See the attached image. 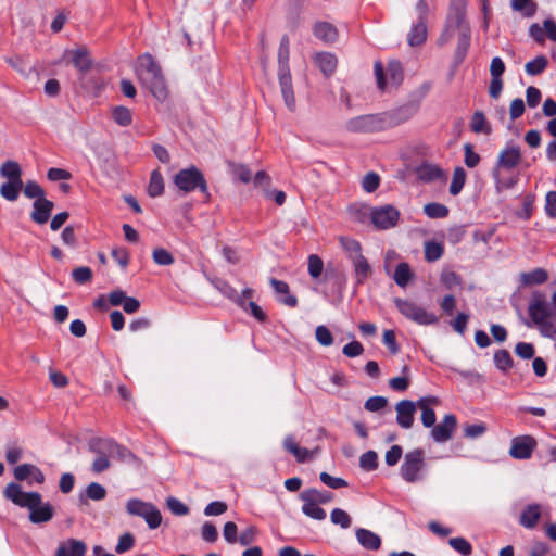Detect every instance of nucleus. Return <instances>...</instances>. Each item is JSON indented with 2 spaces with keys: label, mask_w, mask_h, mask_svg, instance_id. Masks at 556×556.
<instances>
[{
  "label": "nucleus",
  "mask_w": 556,
  "mask_h": 556,
  "mask_svg": "<svg viewBox=\"0 0 556 556\" xmlns=\"http://www.w3.org/2000/svg\"><path fill=\"white\" fill-rule=\"evenodd\" d=\"M86 549L83 541L70 539L59 545L55 556H84Z\"/></svg>",
  "instance_id": "5701e85b"
},
{
  "label": "nucleus",
  "mask_w": 556,
  "mask_h": 556,
  "mask_svg": "<svg viewBox=\"0 0 556 556\" xmlns=\"http://www.w3.org/2000/svg\"><path fill=\"white\" fill-rule=\"evenodd\" d=\"M450 546L463 556H468L472 552L471 544L464 538L457 536L448 540Z\"/></svg>",
  "instance_id": "603ef678"
},
{
  "label": "nucleus",
  "mask_w": 556,
  "mask_h": 556,
  "mask_svg": "<svg viewBox=\"0 0 556 556\" xmlns=\"http://www.w3.org/2000/svg\"><path fill=\"white\" fill-rule=\"evenodd\" d=\"M314 61L325 76L332 75L338 64L336 55L330 52L317 53L314 58Z\"/></svg>",
  "instance_id": "a878e982"
},
{
  "label": "nucleus",
  "mask_w": 556,
  "mask_h": 556,
  "mask_svg": "<svg viewBox=\"0 0 556 556\" xmlns=\"http://www.w3.org/2000/svg\"><path fill=\"white\" fill-rule=\"evenodd\" d=\"M413 274L407 263H400L393 274V279L399 287H406Z\"/></svg>",
  "instance_id": "58836bf2"
},
{
  "label": "nucleus",
  "mask_w": 556,
  "mask_h": 556,
  "mask_svg": "<svg viewBox=\"0 0 556 556\" xmlns=\"http://www.w3.org/2000/svg\"><path fill=\"white\" fill-rule=\"evenodd\" d=\"M388 404V400L384 396H371L366 400L364 408L368 412H379L383 409Z\"/></svg>",
  "instance_id": "052dcab7"
},
{
  "label": "nucleus",
  "mask_w": 556,
  "mask_h": 556,
  "mask_svg": "<svg viewBox=\"0 0 556 556\" xmlns=\"http://www.w3.org/2000/svg\"><path fill=\"white\" fill-rule=\"evenodd\" d=\"M355 536L357 542L366 549L377 551L381 545L380 536L370 530L358 528L355 531Z\"/></svg>",
  "instance_id": "b1692460"
},
{
  "label": "nucleus",
  "mask_w": 556,
  "mask_h": 556,
  "mask_svg": "<svg viewBox=\"0 0 556 556\" xmlns=\"http://www.w3.org/2000/svg\"><path fill=\"white\" fill-rule=\"evenodd\" d=\"M417 22L413 24L407 41L412 47L420 46L427 39V17L431 11V4L427 0H418L415 7Z\"/></svg>",
  "instance_id": "9b49d317"
},
{
  "label": "nucleus",
  "mask_w": 556,
  "mask_h": 556,
  "mask_svg": "<svg viewBox=\"0 0 556 556\" xmlns=\"http://www.w3.org/2000/svg\"><path fill=\"white\" fill-rule=\"evenodd\" d=\"M86 496L92 501H102L106 496V490L98 482H91L86 488Z\"/></svg>",
  "instance_id": "4d7b16f0"
},
{
  "label": "nucleus",
  "mask_w": 556,
  "mask_h": 556,
  "mask_svg": "<svg viewBox=\"0 0 556 556\" xmlns=\"http://www.w3.org/2000/svg\"><path fill=\"white\" fill-rule=\"evenodd\" d=\"M457 427L456 416L453 414H447L444 416L442 421L438 425H434L431 430V438L437 443H445L452 439L454 431Z\"/></svg>",
  "instance_id": "dca6fc26"
},
{
  "label": "nucleus",
  "mask_w": 556,
  "mask_h": 556,
  "mask_svg": "<svg viewBox=\"0 0 556 556\" xmlns=\"http://www.w3.org/2000/svg\"><path fill=\"white\" fill-rule=\"evenodd\" d=\"M14 478L18 481H24L28 478L38 484L45 482V475L42 471L31 464H22L14 468Z\"/></svg>",
  "instance_id": "412c9836"
},
{
  "label": "nucleus",
  "mask_w": 556,
  "mask_h": 556,
  "mask_svg": "<svg viewBox=\"0 0 556 556\" xmlns=\"http://www.w3.org/2000/svg\"><path fill=\"white\" fill-rule=\"evenodd\" d=\"M374 73L378 88L382 91L396 88L403 81V68L400 62L390 61L387 67L381 62H376Z\"/></svg>",
  "instance_id": "1a4fd4ad"
},
{
  "label": "nucleus",
  "mask_w": 556,
  "mask_h": 556,
  "mask_svg": "<svg viewBox=\"0 0 556 556\" xmlns=\"http://www.w3.org/2000/svg\"><path fill=\"white\" fill-rule=\"evenodd\" d=\"M136 75L141 85L149 89L160 102L168 97V89L162 70L151 54H142L136 62Z\"/></svg>",
  "instance_id": "7ed1b4c3"
},
{
  "label": "nucleus",
  "mask_w": 556,
  "mask_h": 556,
  "mask_svg": "<svg viewBox=\"0 0 556 556\" xmlns=\"http://www.w3.org/2000/svg\"><path fill=\"white\" fill-rule=\"evenodd\" d=\"M470 128L476 134H491V126L481 111L473 113L470 122Z\"/></svg>",
  "instance_id": "c9c22d12"
},
{
  "label": "nucleus",
  "mask_w": 556,
  "mask_h": 556,
  "mask_svg": "<svg viewBox=\"0 0 556 556\" xmlns=\"http://www.w3.org/2000/svg\"><path fill=\"white\" fill-rule=\"evenodd\" d=\"M289 50L279 48L278 50V80L281 94L287 108L290 111L295 109V97L293 92L292 78L289 70Z\"/></svg>",
  "instance_id": "6e6552de"
},
{
  "label": "nucleus",
  "mask_w": 556,
  "mask_h": 556,
  "mask_svg": "<svg viewBox=\"0 0 556 556\" xmlns=\"http://www.w3.org/2000/svg\"><path fill=\"white\" fill-rule=\"evenodd\" d=\"M283 446L288 452L294 455L298 462L302 463L308 458V450L300 447L291 437L285 439Z\"/></svg>",
  "instance_id": "79ce46f5"
},
{
  "label": "nucleus",
  "mask_w": 556,
  "mask_h": 556,
  "mask_svg": "<svg viewBox=\"0 0 556 556\" xmlns=\"http://www.w3.org/2000/svg\"><path fill=\"white\" fill-rule=\"evenodd\" d=\"M24 194L29 199H46L43 189L36 181H27L24 187Z\"/></svg>",
  "instance_id": "680f3d73"
},
{
  "label": "nucleus",
  "mask_w": 556,
  "mask_h": 556,
  "mask_svg": "<svg viewBox=\"0 0 556 556\" xmlns=\"http://www.w3.org/2000/svg\"><path fill=\"white\" fill-rule=\"evenodd\" d=\"M300 498L303 502L302 505V513L314 519V520H324L326 518V511L323 509L319 504H316L312 500L307 498L302 493L300 494Z\"/></svg>",
  "instance_id": "c85d7f7f"
},
{
  "label": "nucleus",
  "mask_w": 556,
  "mask_h": 556,
  "mask_svg": "<svg viewBox=\"0 0 556 556\" xmlns=\"http://www.w3.org/2000/svg\"><path fill=\"white\" fill-rule=\"evenodd\" d=\"M541 516V507L539 504L528 505L520 516V523L527 528L532 529L536 526Z\"/></svg>",
  "instance_id": "c756f323"
},
{
  "label": "nucleus",
  "mask_w": 556,
  "mask_h": 556,
  "mask_svg": "<svg viewBox=\"0 0 556 556\" xmlns=\"http://www.w3.org/2000/svg\"><path fill=\"white\" fill-rule=\"evenodd\" d=\"M520 148L513 141H507L505 147L498 154L495 168L493 169V177L495 179L496 188L498 190L511 188L515 185V180H505L500 177L501 169H513L517 167L521 162Z\"/></svg>",
  "instance_id": "423d86ee"
},
{
  "label": "nucleus",
  "mask_w": 556,
  "mask_h": 556,
  "mask_svg": "<svg viewBox=\"0 0 556 556\" xmlns=\"http://www.w3.org/2000/svg\"><path fill=\"white\" fill-rule=\"evenodd\" d=\"M215 287L223 295L237 303L240 307L245 308V302L242 300V296L228 282L218 280Z\"/></svg>",
  "instance_id": "473e14b6"
},
{
  "label": "nucleus",
  "mask_w": 556,
  "mask_h": 556,
  "mask_svg": "<svg viewBox=\"0 0 556 556\" xmlns=\"http://www.w3.org/2000/svg\"><path fill=\"white\" fill-rule=\"evenodd\" d=\"M379 184H380V178L374 172L366 174L362 181L363 189L367 192H374L375 190H377V188L379 187Z\"/></svg>",
  "instance_id": "338daca9"
},
{
  "label": "nucleus",
  "mask_w": 556,
  "mask_h": 556,
  "mask_svg": "<svg viewBox=\"0 0 556 556\" xmlns=\"http://www.w3.org/2000/svg\"><path fill=\"white\" fill-rule=\"evenodd\" d=\"M466 172L463 167L458 166L454 169L451 186H450V193L453 195H457L466 181Z\"/></svg>",
  "instance_id": "37998d69"
},
{
  "label": "nucleus",
  "mask_w": 556,
  "mask_h": 556,
  "mask_svg": "<svg viewBox=\"0 0 556 556\" xmlns=\"http://www.w3.org/2000/svg\"><path fill=\"white\" fill-rule=\"evenodd\" d=\"M72 277L77 283L84 285L92 279V270L87 266H80L72 271Z\"/></svg>",
  "instance_id": "e2e57ef3"
},
{
  "label": "nucleus",
  "mask_w": 556,
  "mask_h": 556,
  "mask_svg": "<svg viewBox=\"0 0 556 556\" xmlns=\"http://www.w3.org/2000/svg\"><path fill=\"white\" fill-rule=\"evenodd\" d=\"M23 188V182H3L0 187V194L3 199L8 201H15L18 198V194Z\"/></svg>",
  "instance_id": "ea45409f"
},
{
  "label": "nucleus",
  "mask_w": 556,
  "mask_h": 556,
  "mask_svg": "<svg viewBox=\"0 0 556 556\" xmlns=\"http://www.w3.org/2000/svg\"><path fill=\"white\" fill-rule=\"evenodd\" d=\"M3 495L14 505L27 508L33 523H45L53 518L52 505L49 502H42V496L38 492H25L20 484L11 482L5 486Z\"/></svg>",
  "instance_id": "f257e3e1"
},
{
  "label": "nucleus",
  "mask_w": 556,
  "mask_h": 556,
  "mask_svg": "<svg viewBox=\"0 0 556 556\" xmlns=\"http://www.w3.org/2000/svg\"><path fill=\"white\" fill-rule=\"evenodd\" d=\"M152 258L161 266H167L174 263V256L164 248L154 249L152 252Z\"/></svg>",
  "instance_id": "5fc2aeb1"
},
{
  "label": "nucleus",
  "mask_w": 556,
  "mask_h": 556,
  "mask_svg": "<svg viewBox=\"0 0 556 556\" xmlns=\"http://www.w3.org/2000/svg\"><path fill=\"white\" fill-rule=\"evenodd\" d=\"M427 464L422 448H415L404 455L400 475L405 482L415 483L426 477Z\"/></svg>",
  "instance_id": "0eeeda50"
},
{
  "label": "nucleus",
  "mask_w": 556,
  "mask_h": 556,
  "mask_svg": "<svg viewBox=\"0 0 556 556\" xmlns=\"http://www.w3.org/2000/svg\"><path fill=\"white\" fill-rule=\"evenodd\" d=\"M314 35L326 43H332L338 38V30L328 22H317L314 25Z\"/></svg>",
  "instance_id": "bb28decb"
},
{
  "label": "nucleus",
  "mask_w": 556,
  "mask_h": 556,
  "mask_svg": "<svg viewBox=\"0 0 556 556\" xmlns=\"http://www.w3.org/2000/svg\"><path fill=\"white\" fill-rule=\"evenodd\" d=\"M324 268L323 260L316 255L312 254L308 256V273L312 278L317 279L320 277Z\"/></svg>",
  "instance_id": "bf43d9fd"
},
{
  "label": "nucleus",
  "mask_w": 556,
  "mask_h": 556,
  "mask_svg": "<svg viewBox=\"0 0 556 556\" xmlns=\"http://www.w3.org/2000/svg\"><path fill=\"white\" fill-rule=\"evenodd\" d=\"M319 478L324 484L331 489H341L348 486V482L344 479L332 477L328 472H321Z\"/></svg>",
  "instance_id": "0e129e2a"
},
{
  "label": "nucleus",
  "mask_w": 556,
  "mask_h": 556,
  "mask_svg": "<svg viewBox=\"0 0 556 556\" xmlns=\"http://www.w3.org/2000/svg\"><path fill=\"white\" fill-rule=\"evenodd\" d=\"M494 364L501 371H507L513 367V358L508 351L500 350L494 353Z\"/></svg>",
  "instance_id": "de8ad7c7"
},
{
  "label": "nucleus",
  "mask_w": 556,
  "mask_h": 556,
  "mask_svg": "<svg viewBox=\"0 0 556 556\" xmlns=\"http://www.w3.org/2000/svg\"><path fill=\"white\" fill-rule=\"evenodd\" d=\"M457 36H458V39H457L455 56L459 61H463L465 55L467 54L469 47H470V39H471L470 28H463L462 33L458 34Z\"/></svg>",
  "instance_id": "f704fd0d"
},
{
  "label": "nucleus",
  "mask_w": 556,
  "mask_h": 556,
  "mask_svg": "<svg viewBox=\"0 0 556 556\" xmlns=\"http://www.w3.org/2000/svg\"><path fill=\"white\" fill-rule=\"evenodd\" d=\"M417 403L409 400H402L395 404L396 424L402 429H410L415 421Z\"/></svg>",
  "instance_id": "a211bd4d"
},
{
  "label": "nucleus",
  "mask_w": 556,
  "mask_h": 556,
  "mask_svg": "<svg viewBox=\"0 0 556 556\" xmlns=\"http://www.w3.org/2000/svg\"><path fill=\"white\" fill-rule=\"evenodd\" d=\"M394 303L403 316L418 325H434L439 320L433 313L426 311L413 301L395 299Z\"/></svg>",
  "instance_id": "ddd939ff"
},
{
  "label": "nucleus",
  "mask_w": 556,
  "mask_h": 556,
  "mask_svg": "<svg viewBox=\"0 0 556 556\" xmlns=\"http://www.w3.org/2000/svg\"><path fill=\"white\" fill-rule=\"evenodd\" d=\"M341 247L344 249V251L349 254V258H354L357 254L362 253V245L361 243L352 238L349 237H341L340 238Z\"/></svg>",
  "instance_id": "3c124183"
},
{
  "label": "nucleus",
  "mask_w": 556,
  "mask_h": 556,
  "mask_svg": "<svg viewBox=\"0 0 556 556\" xmlns=\"http://www.w3.org/2000/svg\"><path fill=\"white\" fill-rule=\"evenodd\" d=\"M174 182L179 190L186 193L192 192L195 189H199L201 192L207 191L206 180L201 170L195 166L179 170L174 178Z\"/></svg>",
  "instance_id": "f8f14e48"
},
{
  "label": "nucleus",
  "mask_w": 556,
  "mask_h": 556,
  "mask_svg": "<svg viewBox=\"0 0 556 556\" xmlns=\"http://www.w3.org/2000/svg\"><path fill=\"white\" fill-rule=\"evenodd\" d=\"M548 278V274L543 268H535L532 271L521 273L520 281L525 286H533L544 283Z\"/></svg>",
  "instance_id": "2f4dec72"
},
{
  "label": "nucleus",
  "mask_w": 556,
  "mask_h": 556,
  "mask_svg": "<svg viewBox=\"0 0 556 556\" xmlns=\"http://www.w3.org/2000/svg\"><path fill=\"white\" fill-rule=\"evenodd\" d=\"M126 511L131 516L143 518L150 529H156L162 523L161 511L152 503L130 498L126 503Z\"/></svg>",
  "instance_id": "9d476101"
},
{
  "label": "nucleus",
  "mask_w": 556,
  "mask_h": 556,
  "mask_svg": "<svg viewBox=\"0 0 556 556\" xmlns=\"http://www.w3.org/2000/svg\"><path fill=\"white\" fill-rule=\"evenodd\" d=\"M114 122L121 126H129L132 122V115L126 106H116L112 110Z\"/></svg>",
  "instance_id": "a18cd8bd"
},
{
  "label": "nucleus",
  "mask_w": 556,
  "mask_h": 556,
  "mask_svg": "<svg viewBox=\"0 0 556 556\" xmlns=\"http://www.w3.org/2000/svg\"><path fill=\"white\" fill-rule=\"evenodd\" d=\"M270 286L275 290V293L277 294V300L289 306L294 307L298 304V300L294 295L290 294L289 292V286L287 282L278 280L276 278L270 279Z\"/></svg>",
  "instance_id": "4be33fe9"
},
{
  "label": "nucleus",
  "mask_w": 556,
  "mask_h": 556,
  "mask_svg": "<svg viewBox=\"0 0 556 556\" xmlns=\"http://www.w3.org/2000/svg\"><path fill=\"white\" fill-rule=\"evenodd\" d=\"M166 505L173 515L186 516L189 514L188 506L176 497H173V496L168 497L166 500Z\"/></svg>",
  "instance_id": "6e6d98bb"
},
{
  "label": "nucleus",
  "mask_w": 556,
  "mask_h": 556,
  "mask_svg": "<svg viewBox=\"0 0 556 556\" xmlns=\"http://www.w3.org/2000/svg\"><path fill=\"white\" fill-rule=\"evenodd\" d=\"M486 431V427L483 422L466 425L464 427V434L466 438L476 439L483 435Z\"/></svg>",
  "instance_id": "69168bd1"
},
{
  "label": "nucleus",
  "mask_w": 556,
  "mask_h": 556,
  "mask_svg": "<svg viewBox=\"0 0 556 556\" xmlns=\"http://www.w3.org/2000/svg\"><path fill=\"white\" fill-rule=\"evenodd\" d=\"M302 494L319 505L327 504L333 500V494L331 492L315 488L306 489Z\"/></svg>",
  "instance_id": "e433bc0d"
},
{
  "label": "nucleus",
  "mask_w": 556,
  "mask_h": 556,
  "mask_svg": "<svg viewBox=\"0 0 556 556\" xmlns=\"http://www.w3.org/2000/svg\"><path fill=\"white\" fill-rule=\"evenodd\" d=\"M528 311L540 333L556 341V291L553 293L552 303L542 295H535Z\"/></svg>",
  "instance_id": "20e7f679"
},
{
  "label": "nucleus",
  "mask_w": 556,
  "mask_h": 556,
  "mask_svg": "<svg viewBox=\"0 0 556 556\" xmlns=\"http://www.w3.org/2000/svg\"><path fill=\"white\" fill-rule=\"evenodd\" d=\"M548 62L547 59L544 55H539L535 59L529 61L525 70L528 75H539L546 68Z\"/></svg>",
  "instance_id": "49530a36"
},
{
  "label": "nucleus",
  "mask_w": 556,
  "mask_h": 556,
  "mask_svg": "<svg viewBox=\"0 0 556 556\" xmlns=\"http://www.w3.org/2000/svg\"><path fill=\"white\" fill-rule=\"evenodd\" d=\"M510 5L514 11L519 12L523 17H532L536 11V4L533 0H511Z\"/></svg>",
  "instance_id": "4c0bfd02"
},
{
  "label": "nucleus",
  "mask_w": 556,
  "mask_h": 556,
  "mask_svg": "<svg viewBox=\"0 0 556 556\" xmlns=\"http://www.w3.org/2000/svg\"><path fill=\"white\" fill-rule=\"evenodd\" d=\"M425 214L430 218H444L448 214V208L441 203H428L424 206Z\"/></svg>",
  "instance_id": "8fccbe9b"
},
{
  "label": "nucleus",
  "mask_w": 556,
  "mask_h": 556,
  "mask_svg": "<svg viewBox=\"0 0 556 556\" xmlns=\"http://www.w3.org/2000/svg\"><path fill=\"white\" fill-rule=\"evenodd\" d=\"M418 177L424 181H433L443 177V172L440 167L433 164H422L417 169Z\"/></svg>",
  "instance_id": "72a5a7b5"
},
{
  "label": "nucleus",
  "mask_w": 556,
  "mask_h": 556,
  "mask_svg": "<svg viewBox=\"0 0 556 556\" xmlns=\"http://www.w3.org/2000/svg\"><path fill=\"white\" fill-rule=\"evenodd\" d=\"M439 402V399L432 395L420 397L416 402L417 408L421 410V422L424 427L432 428L435 425L437 417L432 406L438 405Z\"/></svg>",
  "instance_id": "6ab92c4d"
},
{
  "label": "nucleus",
  "mask_w": 556,
  "mask_h": 556,
  "mask_svg": "<svg viewBox=\"0 0 556 556\" xmlns=\"http://www.w3.org/2000/svg\"><path fill=\"white\" fill-rule=\"evenodd\" d=\"M535 445L536 441L531 435L516 437L511 440L509 455L515 459H529Z\"/></svg>",
  "instance_id": "f3484780"
},
{
  "label": "nucleus",
  "mask_w": 556,
  "mask_h": 556,
  "mask_svg": "<svg viewBox=\"0 0 556 556\" xmlns=\"http://www.w3.org/2000/svg\"><path fill=\"white\" fill-rule=\"evenodd\" d=\"M164 191V181L160 172L153 170L150 177L148 193L150 197H159Z\"/></svg>",
  "instance_id": "c03bdc74"
},
{
  "label": "nucleus",
  "mask_w": 556,
  "mask_h": 556,
  "mask_svg": "<svg viewBox=\"0 0 556 556\" xmlns=\"http://www.w3.org/2000/svg\"><path fill=\"white\" fill-rule=\"evenodd\" d=\"M369 215L374 226L380 230L395 227L400 218L399 210L390 204L371 207Z\"/></svg>",
  "instance_id": "2eb2a0df"
},
{
  "label": "nucleus",
  "mask_w": 556,
  "mask_h": 556,
  "mask_svg": "<svg viewBox=\"0 0 556 556\" xmlns=\"http://www.w3.org/2000/svg\"><path fill=\"white\" fill-rule=\"evenodd\" d=\"M89 450L96 454L91 469L94 473H101L111 466L110 459L128 460L132 457L131 452L119 445L112 439H93L89 442Z\"/></svg>",
  "instance_id": "39448f33"
},
{
  "label": "nucleus",
  "mask_w": 556,
  "mask_h": 556,
  "mask_svg": "<svg viewBox=\"0 0 556 556\" xmlns=\"http://www.w3.org/2000/svg\"><path fill=\"white\" fill-rule=\"evenodd\" d=\"M53 210V202L48 199H37L33 204V212L30 214L31 219L39 224H46Z\"/></svg>",
  "instance_id": "aec40b11"
},
{
  "label": "nucleus",
  "mask_w": 556,
  "mask_h": 556,
  "mask_svg": "<svg viewBox=\"0 0 556 556\" xmlns=\"http://www.w3.org/2000/svg\"><path fill=\"white\" fill-rule=\"evenodd\" d=\"M317 342L323 346H330L333 343V337L330 330L324 326H317L315 330Z\"/></svg>",
  "instance_id": "13d9d810"
},
{
  "label": "nucleus",
  "mask_w": 556,
  "mask_h": 556,
  "mask_svg": "<svg viewBox=\"0 0 556 556\" xmlns=\"http://www.w3.org/2000/svg\"><path fill=\"white\" fill-rule=\"evenodd\" d=\"M444 253L443 244L437 241L425 242V258L428 262H435L442 257Z\"/></svg>",
  "instance_id": "a19ab883"
},
{
  "label": "nucleus",
  "mask_w": 556,
  "mask_h": 556,
  "mask_svg": "<svg viewBox=\"0 0 556 556\" xmlns=\"http://www.w3.org/2000/svg\"><path fill=\"white\" fill-rule=\"evenodd\" d=\"M414 111L415 110L413 108H404L399 110L396 114L403 113V117H396L395 114L391 113L361 115L349 119L345 127L351 132H377L391 128L408 119L414 114Z\"/></svg>",
  "instance_id": "f03ea898"
},
{
  "label": "nucleus",
  "mask_w": 556,
  "mask_h": 556,
  "mask_svg": "<svg viewBox=\"0 0 556 556\" xmlns=\"http://www.w3.org/2000/svg\"><path fill=\"white\" fill-rule=\"evenodd\" d=\"M330 520L333 525L340 526L342 529L350 528L352 523L350 515L341 508L332 509Z\"/></svg>",
  "instance_id": "09e8293b"
},
{
  "label": "nucleus",
  "mask_w": 556,
  "mask_h": 556,
  "mask_svg": "<svg viewBox=\"0 0 556 556\" xmlns=\"http://www.w3.org/2000/svg\"><path fill=\"white\" fill-rule=\"evenodd\" d=\"M72 56L73 65L81 73H86L91 67V59L86 48H78L67 52Z\"/></svg>",
  "instance_id": "cd10ccee"
},
{
  "label": "nucleus",
  "mask_w": 556,
  "mask_h": 556,
  "mask_svg": "<svg viewBox=\"0 0 556 556\" xmlns=\"http://www.w3.org/2000/svg\"><path fill=\"white\" fill-rule=\"evenodd\" d=\"M359 466L366 471H372L378 467V455L375 451L364 453L359 458Z\"/></svg>",
  "instance_id": "864d4df0"
},
{
  "label": "nucleus",
  "mask_w": 556,
  "mask_h": 556,
  "mask_svg": "<svg viewBox=\"0 0 556 556\" xmlns=\"http://www.w3.org/2000/svg\"><path fill=\"white\" fill-rule=\"evenodd\" d=\"M351 262L353 264L356 283H364L372 271L370 264L363 254L355 255L354 258H351Z\"/></svg>",
  "instance_id": "393cba45"
},
{
  "label": "nucleus",
  "mask_w": 556,
  "mask_h": 556,
  "mask_svg": "<svg viewBox=\"0 0 556 556\" xmlns=\"http://www.w3.org/2000/svg\"><path fill=\"white\" fill-rule=\"evenodd\" d=\"M0 176L11 182H23L21 166L15 161H5L0 166Z\"/></svg>",
  "instance_id": "7c9ffc66"
},
{
  "label": "nucleus",
  "mask_w": 556,
  "mask_h": 556,
  "mask_svg": "<svg viewBox=\"0 0 556 556\" xmlns=\"http://www.w3.org/2000/svg\"><path fill=\"white\" fill-rule=\"evenodd\" d=\"M463 28H469L465 22V10L462 7H451L445 27L438 39V45L444 46L456 33L457 35L460 34Z\"/></svg>",
  "instance_id": "4468645a"
},
{
  "label": "nucleus",
  "mask_w": 556,
  "mask_h": 556,
  "mask_svg": "<svg viewBox=\"0 0 556 556\" xmlns=\"http://www.w3.org/2000/svg\"><path fill=\"white\" fill-rule=\"evenodd\" d=\"M135 545L134 535L130 533H124L119 536L117 545L115 547L116 553L123 554L132 548Z\"/></svg>",
  "instance_id": "774afa93"
}]
</instances>
